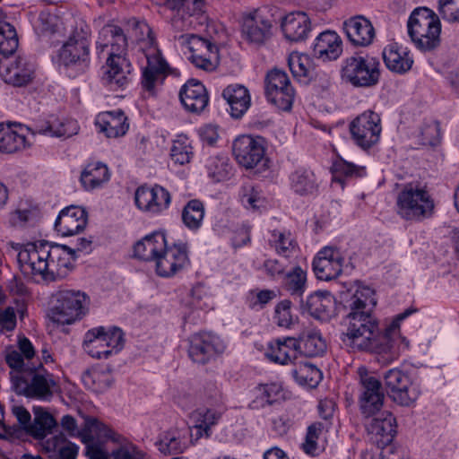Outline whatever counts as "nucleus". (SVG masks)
Returning a JSON list of instances; mask_svg holds the SVG:
<instances>
[{
    "mask_svg": "<svg viewBox=\"0 0 459 459\" xmlns=\"http://www.w3.org/2000/svg\"><path fill=\"white\" fill-rule=\"evenodd\" d=\"M377 306L375 291L359 286L345 300L349 313L345 316L346 331L343 343L354 351H366L377 356L379 363L386 365L397 359L409 348V341L400 333V323L411 314V310L397 315L382 331L374 313Z\"/></svg>",
    "mask_w": 459,
    "mask_h": 459,
    "instance_id": "nucleus-1",
    "label": "nucleus"
},
{
    "mask_svg": "<svg viewBox=\"0 0 459 459\" xmlns=\"http://www.w3.org/2000/svg\"><path fill=\"white\" fill-rule=\"evenodd\" d=\"M100 53L110 48L102 76L103 83L111 90L124 89L131 80L132 65L126 57L127 38L117 25H106L97 40Z\"/></svg>",
    "mask_w": 459,
    "mask_h": 459,
    "instance_id": "nucleus-2",
    "label": "nucleus"
},
{
    "mask_svg": "<svg viewBox=\"0 0 459 459\" xmlns=\"http://www.w3.org/2000/svg\"><path fill=\"white\" fill-rule=\"evenodd\" d=\"M12 384L17 394L44 402L50 401L60 389L56 377L41 363L12 374Z\"/></svg>",
    "mask_w": 459,
    "mask_h": 459,
    "instance_id": "nucleus-3",
    "label": "nucleus"
},
{
    "mask_svg": "<svg viewBox=\"0 0 459 459\" xmlns=\"http://www.w3.org/2000/svg\"><path fill=\"white\" fill-rule=\"evenodd\" d=\"M435 202L425 187L409 183L398 192L395 199L396 213L408 221H422L434 213Z\"/></svg>",
    "mask_w": 459,
    "mask_h": 459,
    "instance_id": "nucleus-4",
    "label": "nucleus"
},
{
    "mask_svg": "<svg viewBox=\"0 0 459 459\" xmlns=\"http://www.w3.org/2000/svg\"><path fill=\"white\" fill-rule=\"evenodd\" d=\"M408 34L421 51H431L440 44L441 23L438 16L427 7L416 8L410 15Z\"/></svg>",
    "mask_w": 459,
    "mask_h": 459,
    "instance_id": "nucleus-5",
    "label": "nucleus"
},
{
    "mask_svg": "<svg viewBox=\"0 0 459 459\" xmlns=\"http://www.w3.org/2000/svg\"><path fill=\"white\" fill-rule=\"evenodd\" d=\"M51 319L60 325H71L87 312L88 296L75 290H61L52 296Z\"/></svg>",
    "mask_w": 459,
    "mask_h": 459,
    "instance_id": "nucleus-6",
    "label": "nucleus"
},
{
    "mask_svg": "<svg viewBox=\"0 0 459 459\" xmlns=\"http://www.w3.org/2000/svg\"><path fill=\"white\" fill-rule=\"evenodd\" d=\"M380 77V62L370 56H352L343 61L342 78L355 87H372Z\"/></svg>",
    "mask_w": 459,
    "mask_h": 459,
    "instance_id": "nucleus-7",
    "label": "nucleus"
},
{
    "mask_svg": "<svg viewBox=\"0 0 459 459\" xmlns=\"http://www.w3.org/2000/svg\"><path fill=\"white\" fill-rule=\"evenodd\" d=\"M178 40L189 49L191 55L188 59L196 68L208 73L218 68L220 59L215 44L195 34L179 35Z\"/></svg>",
    "mask_w": 459,
    "mask_h": 459,
    "instance_id": "nucleus-8",
    "label": "nucleus"
},
{
    "mask_svg": "<svg viewBox=\"0 0 459 459\" xmlns=\"http://www.w3.org/2000/svg\"><path fill=\"white\" fill-rule=\"evenodd\" d=\"M87 426L91 434L94 433L98 437L110 440L118 446L112 450L111 459H149L147 454L135 444L97 419L89 418Z\"/></svg>",
    "mask_w": 459,
    "mask_h": 459,
    "instance_id": "nucleus-9",
    "label": "nucleus"
},
{
    "mask_svg": "<svg viewBox=\"0 0 459 459\" xmlns=\"http://www.w3.org/2000/svg\"><path fill=\"white\" fill-rule=\"evenodd\" d=\"M384 382L390 398L401 406H413L421 394L420 386L409 375L398 368L387 370Z\"/></svg>",
    "mask_w": 459,
    "mask_h": 459,
    "instance_id": "nucleus-10",
    "label": "nucleus"
},
{
    "mask_svg": "<svg viewBox=\"0 0 459 459\" xmlns=\"http://www.w3.org/2000/svg\"><path fill=\"white\" fill-rule=\"evenodd\" d=\"M267 100L282 111H290L295 99V90L288 74L280 69L269 71L264 80Z\"/></svg>",
    "mask_w": 459,
    "mask_h": 459,
    "instance_id": "nucleus-11",
    "label": "nucleus"
},
{
    "mask_svg": "<svg viewBox=\"0 0 459 459\" xmlns=\"http://www.w3.org/2000/svg\"><path fill=\"white\" fill-rule=\"evenodd\" d=\"M358 375L359 383V410L365 418H370L383 407L385 394L382 385L364 367L358 368Z\"/></svg>",
    "mask_w": 459,
    "mask_h": 459,
    "instance_id": "nucleus-12",
    "label": "nucleus"
},
{
    "mask_svg": "<svg viewBox=\"0 0 459 459\" xmlns=\"http://www.w3.org/2000/svg\"><path fill=\"white\" fill-rule=\"evenodd\" d=\"M350 132L355 143L363 150L377 144L382 132L380 116L367 110L355 117L350 124Z\"/></svg>",
    "mask_w": 459,
    "mask_h": 459,
    "instance_id": "nucleus-13",
    "label": "nucleus"
},
{
    "mask_svg": "<svg viewBox=\"0 0 459 459\" xmlns=\"http://www.w3.org/2000/svg\"><path fill=\"white\" fill-rule=\"evenodd\" d=\"M226 349L224 342L211 333H198L188 339V357L196 364L205 365L221 355Z\"/></svg>",
    "mask_w": 459,
    "mask_h": 459,
    "instance_id": "nucleus-14",
    "label": "nucleus"
},
{
    "mask_svg": "<svg viewBox=\"0 0 459 459\" xmlns=\"http://www.w3.org/2000/svg\"><path fill=\"white\" fill-rule=\"evenodd\" d=\"M162 250L154 260L156 273L164 278H169L189 264L186 245L178 243L169 246L167 241Z\"/></svg>",
    "mask_w": 459,
    "mask_h": 459,
    "instance_id": "nucleus-15",
    "label": "nucleus"
},
{
    "mask_svg": "<svg viewBox=\"0 0 459 459\" xmlns=\"http://www.w3.org/2000/svg\"><path fill=\"white\" fill-rule=\"evenodd\" d=\"M232 152L239 165L252 169L264 158V140L260 136L240 135L234 140Z\"/></svg>",
    "mask_w": 459,
    "mask_h": 459,
    "instance_id": "nucleus-16",
    "label": "nucleus"
},
{
    "mask_svg": "<svg viewBox=\"0 0 459 459\" xmlns=\"http://www.w3.org/2000/svg\"><path fill=\"white\" fill-rule=\"evenodd\" d=\"M50 243L39 241L30 247L22 250L18 255V260L22 270L27 273L40 275L45 281L49 272Z\"/></svg>",
    "mask_w": 459,
    "mask_h": 459,
    "instance_id": "nucleus-17",
    "label": "nucleus"
},
{
    "mask_svg": "<svg viewBox=\"0 0 459 459\" xmlns=\"http://www.w3.org/2000/svg\"><path fill=\"white\" fill-rule=\"evenodd\" d=\"M365 427L370 438L379 447L389 445L396 435V420L389 411H380L367 418Z\"/></svg>",
    "mask_w": 459,
    "mask_h": 459,
    "instance_id": "nucleus-18",
    "label": "nucleus"
},
{
    "mask_svg": "<svg viewBox=\"0 0 459 459\" xmlns=\"http://www.w3.org/2000/svg\"><path fill=\"white\" fill-rule=\"evenodd\" d=\"M343 255L333 247H325L313 261V269L317 279L331 281L336 279L342 272Z\"/></svg>",
    "mask_w": 459,
    "mask_h": 459,
    "instance_id": "nucleus-19",
    "label": "nucleus"
},
{
    "mask_svg": "<svg viewBox=\"0 0 459 459\" xmlns=\"http://www.w3.org/2000/svg\"><path fill=\"white\" fill-rule=\"evenodd\" d=\"M58 62L65 67H87L90 63L89 41L82 37H70L58 51Z\"/></svg>",
    "mask_w": 459,
    "mask_h": 459,
    "instance_id": "nucleus-20",
    "label": "nucleus"
},
{
    "mask_svg": "<svg viewBox=\"0 0 459 459\" xmlns=\"http://www.w3.org/2000/svg\"><path fill=\"white\" fill-rule=\"evenodd\" d=\"M49 272L47 281H54L65 278L73 269L76 259L75 250L59 244H51L48 251Z\"/></svg>",
    "mask_w": 459,
    "mask_h": 459,
    "instance_id": "nucleus-21",
    "label": "nucleus"
},
{
    "mask_svg": "<svg viewBox=\"0 0 459 459\" xmlns=\"http://www.w3.org/2000/svg\"><path fill=\"white\" fill-rule=\"evenodd\" d=\"M134 201L140 210L159 213L169 207L171 197L167 189L156 185L153 187H138Z\"/></svg>",
    "mask_w": 459,
    "mask_h": 459,
    "instance_id": "nucleus-22",
    "label": "nucleus"
},
{
    "mask_svg": "<svg viewBox=\"0 0 459 459\" xmlns=\"http://www.w3.org/2000/svg\"><path fill=\"white\" fill-rule=\"evenodd\" d=\"M88 221L86 210L80 206H68L63 209L56 221L55 230L62 236H73L84 230Z\"/></svg>",
    "mask_w": 459,
    "mask_h": 459,
    "instance_id": "nucleus-23",
    "label": "nucleus"
},
{
    "mask_svg": "<svg viewBox=\"0 0 459 459\" xmlns=\"http://www.w3.org/2000/svg\"><path fill=\"white\" fill-rule=\"evenodd\" d=\"M179 100L186 110L199 114L208 105L209 97L204 84L195 79L188 80L180 89Z\"/></svg>",
    "mask_w": 459,
    "mask_h": 459,
    "instance_id": "nucleus-24",
    "label": "nucleus"
},
{
    "mask_svg": "<svg viewBox=\"0 0 459 459\" xmlns=\"http://www.w3.org/2000/svg\"><path fill=\"white\" fill-rule=\"evenodd\" d=\"M343 30L349 40L356 46L367 47L373 42L375 30L369 20L358 15L343 22Z\"/></svg>",
    "mask_w": 459,
    "mask_h": 459,
    "instance_id": "nucleus-25",
    "label": "nucleus"
},
{
    "mask_svg": "<svg viewBox=\"0 0 459 459\" xmlns=\"http://www.w3.org/2000/svg\"><path fill=\"white\" fill-rule=\"evenodd\" d=\"M221 417V413L214 409L198 408L190 413L189 419L192 427L189 428L191 437L195 441L203 437L211 436V429L216 425Z\"/></svg>",
    "mask_w": 459,
    "mask_h": 459,
    "instance_id": "nucleus-26",
    "label": "nucleus"
},
{
    "mask_svg": "<svg viewBox=\"0 0 459 459\" xmlns=\"http://www.w3.org/2000/svg\"><path fill=\"white\" fill-rule=\"evenodd\" d=\"M146 59L147 65L143 69L142 85L146 91L152 92L156 82L166 74L169 65L156 47L146 54Z\"/></svg>",
    "mask_w": 459,
    "mask_h": 459,
    "instance_id": "nucleus-27",
    "label": "nucleus"
},
{
    "mask_svg": "<svg viewBox=\"0 0 459 459\" xmlns=\"http://www.w3.org/2000/svg\"><path fill=\"white\" fill-rule=\"evenodd\" d=\"M310 19L304 12H293L281 21V30L290 41H302L310 31Z\"/></svg>",
    "mask_w": 459,
    "mask_h": 459,
    "instance_id": "nucleus-28",
    "label": "nucleus"
},
{
    "mask_svg": "<svg viewBox=\"0 0 459 459\" xmlns=\"http://www.w3.org/2000/svg\"><path fill=\"white\" fill-rule=\"evenodd\" d=\"M289 186L295 195L308 196L318 191L319 183L313 170L298 168L289 175Z\"/></svg>",
    "mask_w": 459,
    "mask_h": 459,
    "instance_id": "nucleus-29",
    "label": "nucleus"
},
{
    "mask_svg": "<svg viewBox=\"0 0 459 459\" xmlns=\"http://www.w3.org/2000/svg\"><path fill=\"white\" fill-rule=\"evenodd\" d=\"M126 120L127 117L124 111L117 109L100 114L96 120V126L100 132L104 133L107 137L116 138L127 132L129 125Z\"/></svg>",
    "mask_w": 459,
    "mask_h": 459,
    "instance_id": "nucleus-30",
    "label": "nucleus"
},
{
    "mask_svg": "<svg viewBox=\"0 0 459 459\" xmlns=\"http://www.w3.org/2000/svg\"><path fill=\"white\" fill-rule=\"evenodd\" d=\"M383 59L390 71L399 74L410 71L414 62L410 52L396 43L389 44L384 48Z\"/></svg>",
    "mask_w": 459,
    "mask_h": 459,
    "instance_id": "nucleus-31",
    "label": "nucleus"
},
{
    "mask_svg": "<svg viewBox=\"0 0 459 459\" xmlns=\"http://www.w3.org/2000/svg\"><path fill=\"white\" fill-rule=\"evenodd\" d=\"M313 52L323 60H335L342 52V39L334 31L326 30L316 39Z\"/></svg>",
    "mask_w": 459,
    "mask_h": 459,
    "instance_id": "nucleus-32",
    "label": "nucleus"
},
{
    "mask_svg": "<svg viewBox=\"0 0 459 459\" xmlns=\"http://www.w3.org/2000/svg\"><path fill=\"white\" fill-rule=\"evenodd\" d=\"M333 305V297L329 292L317 291L307 298L301 304V309L316 319L326 321L331 317Z\"/></svg>",
    "mask_w": 459,
    "mask_h": 459,
    "instance_id": "nucleus-33",
    "label": "nucleus"
},
{
    "mask_svg": "<svg viewBox=\"0 0 459 459\" xmlns=\"http://www.w3.org/2000/svg\"><path fill=\"white\" fill-rule=\"evenodd\" d=\"M166 241L164 232L154 231L145 236L134 245V255L143 261L153 263L157 255L164 250L163 247Z\"/></svg>",
    "mask_w": 459,
    "mask_h": 459,
    "instance_id": "nucleus-34",
    "label": "nucleus"
},
{
    "mask_svg": "<svg viewBox=\"0 0 459 459\" xmlns=\"http://www.w3.org/2000/svg\"><path fill=\"white\" fill-rule=\"evenodd\" d=\"M222 97L230 107V115L240 118L250 107V95L248 90L240 84L227 86L222 91Z\"/></svg>",
    "mask_w": 459,
    "mask_h": 459,
    "instance_id": "nucleus-35",
    "label": "nucleus"
},
{
    "mask_svg": "<svg viewBox=\"0 0 459 459\" xmlns=\"http://www.w3.org/2000/svg\"><path fill=\"white\" fill-rule=\"evenodd\" d=\"M110 178L108 166L100 161L87 164L81 172L80 183L86 191L100 188Z\"/></svg>",
    "mask_w": 459,
    "mask_h": 459,
    "instance_id": "nucleus-36",
    "label": "nucleus"
},
{
    "mask_svg": "<svg viewBox=\"0 0 459 459\" xmlns=\"http://www.w3.org/2000/svg\"><path fill=\"white\" fill-rule=\"evenodd\" d=\"M271 28L269 21L255 13L245 18L242 33L249 42L260 45L270 37Z\"/></svg>",
    "mask_w": 459,
    "mask_h": 459,
    "instance_id": "nucleus-37",
    "label": "nucleus"
},
{
    "mask_svg": "<svg viewBox=\"0 0 459 459\" xmlns=\"http://www.w3.org/2000/svg\"><path fill=\"white\" fill-rule=\"evenodd\" d=\"M298 346L299 342L295 338L278 339L274 343L269 345L265 355L274 363L286 365L297 359Z\"/></svg>",
    "mask_w": 459,
    "mask_h": 459,
    "instance_id": "nucleus-38",
    "label": "nucleus"
},
{
    "mask_svg": "<svg viewBox=\"0 0 459 459\" xmlns=\"http://www.w3.org/2000/svg\"><path fill=\"white\" fill-rule=\"evenodd\" d=\"M0 74L7 83L22 86L32 79L33 68L28 65L23 58L19 57L11 65L2 64Z\"/></svg>",
    "mask_w": 459,
    "mask_h": 459,
    "instance_id": "nucleus-39",
    "label": "nucleus"
},
{
    "mask_svg": "<svg viewBox=\"0 0 459 459\" xmlns=\"http://www.w3.org/2000/svg\"><path fill=\"white\" fill-rule=\"evenodd\" d=\"M78 126L74 120L60 121L55 117L48 121L38 122L33 134L56 137H70L77 134Z\"/></svg>",
    "mask_w": 459,
    "mask_h": 459,
    "instance_id": "nucleus-40",
    "label": "nucleus"
},
{
    "mask_svg": "<svg viewBox=\"0 0 459 459\" xmlns=\"http://www.w3.org/2000/svg\"><path fill=\"white\" fill-rule=\"evenodd\" d=\"M297 341L299 342L298 350H300L307 357L321 356L326 351L325 341L316 329L303 331Z\"/></svg>",
    "mask_w": 459,
    "mask_h": 459,
    "instance_id": "nucleus-41",
    "label": "nucleus"
},
{
    "mask_svg": "<svg viewBox=\"0 0 459 459\" xmlns=\"http://www.w3.org/2000/svg\"><path fill=\"white\" fill-rule=\"evenodd\" d=\"M82 381L88 389L104 393L113 385L114 377L108 368H92L82 373Z\"/></svg>",
    "mask_w": 459,
    "mask_h": 459,
    "instance_id": "nucleus-42",
    "label": "nucleus"
},
{
    "mask_svg": "<svg viewBox=\"0 0 459 459\" xmlns=\"http://www.w3.org/2000/svg\"><path fill=\"white\" fill-rule=\"evenodd\" d=\"M103 326H99L89 330L85 333L83 348L84 351L92 358L108 359L111 356V351L107 350L105 339L102 336Z\"/></svg>",
    "mask_w": 459,
    "mask_h": 459,
    "instance_id": "nucleus-43",
    "label": "nucleus"
},
{
    "mask_svg": "<svg viewBox=\"0 0 459 459\" xmlns=\"http://www.w3.org/2000/svg\"><path fill=\"white\" fill-rule=\"evenodd\" d=\"M291 375L299 385L311 388L317 386L322 379V372L319 368L307 361L295 364Z\"/></svg>",
    "mask_w": 459,
    "mask_h": 459,
    "instance_id": "nucleus-44",
    "label": "nucleus"
},
{
    "mask_svg": "<svg viewBox=\"0 0 459 459\" xmlns=\"http://www.w3.org/2000/svg\"><path fill=\"white\" fill-rule=\"evenodd\" d=\"M282 286L291 296L301 297L307 289V272L295 265L282 278Z\"/></svg>",
    "mask_w": 459,
    "mask_h": 459,
    "instance_id": "nucleus-45",
    "label": "nucleus"
},
{
    "mask_svg": "<svg viewBox=\"0 0 459 459\" xmlns=\"http://www.w3.org/2000/svg\"><path fill=\"white\" fill-rule=\"evenodd\" d=\"M156 445L159 451L164 455L181 454L188 446L186 438L177 430L165 432Z\"/></svg>",
    "mask_w": 459,
    "mask_h": 459,
    "instance_id": "nucleus-46",
    "label": "nucleus"
},
{
    "mask_svg": "<svg viewBox=\"0 0 459 459\" xmlns=\"http://www.w3.org/2000/svg\"><path fill=\"white\" fill-rule=\"evenodd\" d=\"M209 178L215 182H221L230 178L232 167L229 158L224 154L210 156L205 163Z\"/></svg>",
    "mask_w": 459,
    "mask_h": 459,
    "instance_id": "nucleus-47",
    "label": "nucleus"
},
{
    "mask_svg": "<svg viewBox=\"0 0 459 459\" xmlns=\"http://www.w3.org/2000/svg\"><path fill=\"white\" fill-rule=\"evenodd\" d=\"M26 145V137L8 126L0 125V152L13 153L23 149Z\"/></svg>",
    "mask_w": 459,
    "mask_h": 459,
    "instance_id": "nucleus-48",
    "label": "nucleus"
},
{
    "mask_svg": "<svg viewBox=\"0 0 459 459\" xmlns=\"http://www.w3.org/2000/svg\"><path fill=\"white\" fill-rule=\"evenodd\" d=\"M328 428V424L319 421L314 422L307 427L305 440L301 445L305 454L311 456L319 455L321 447L319 446L318 440L323 432L325 430L327 431Z\"/></svg>",
    "mask_w": 459,
    "mask_h": 459,
    "instance_id": "nucleus-49",
    "label": "nucleus"
},
{
    "mask_svg": "<svg viewBox=\"0 0 459 459\" xmlns=\"http://www.w3.org/2000/svg\"><path fill=\"white\" fill-rule=\"evenodd\" d=\"M204 217V204L197 199L190 200L182 211L183 223L191 230H197L201 228Z\"/></svg>",
    "mask_w": 459,
    "mask_h": 459,
    "instance_id": "nucleus-50",
    "label": "nucleus"
},
{
    "mask_svg": "<svg viewBox=\"0 0 459 459\" xmlns=\"http://www.w3.org/2000/svg\"><path fill=\"white\" fill-rule=\"evenodd\" d=\"M34 420L29 427V432L37 438L45 437L56 425L54 417L42 408H34Z\"/></svg>",
    "mask_w": 459,
    "mask_h": 459,
    "instance_id": "nucleus-51",
    "label": "nucleus"
},
{
    "mask_svg": "<svg viewBox=\"0 0 459 459\" xmlns=\"http://www.w3.org/2000/svg\"><path fill=\"white\" fill-rule=\"evenodd\" d=\"M288 64L292 75L300 82L307 83L312 76L311 64L307 55L292 53Z\"/></svg>",
    "mask_w": 459,
    "mask_h": 459,
    "instance_id": "nucleus-52",
    "label": "nucleus"
},
{
    "mask_svg": "<svg viewBox=\"0 0 459 459\" xmlns=\"http://www.w3.org/2000/svg\"><path fill=\"white\" fill-rule=\"evenodd\" d=\"M282 388L279 384L260 385L255 388L256 397L252 403L253 408L271 405L281 396Z\"/></svg>",
    "mask_w": 459,
    "mask_h": 459,
    "instance_id": "nucleus-53",
    "label": "nucleus"
},
{
    "mask_svg": "<svg viewBox=\"0 0 459 459\" xmlns=\"http://www.w3.org/2000/svg\"><path fill=\"white\" fill-rule=\"evenodd\" d=\"M269 245L274 248L277 255L287 260H290L295 252V244L290 233L272 231Z\"/></svg>",
    "mask_w": 459,
    "mask_h": 459,
    "instance_id": "nucleus-54",
    "label": "nucleus"
},
{
    "mask_svg": "<svg viewBox=\"0 0 459 459\" xmlns=\"http://www.w3.org/2000/svg\"><path fill=\"white\" fill-rule=\"evenodd\" d=\"M274 323L283 328H291L298 322V316L293 315L291 302L288 299L279 302L274 308Z\"/></svg>",
    "mask_w": 459,
    "mask_h": 459,
    "instance_id": "nucleus-55",
    "label": "nucleus"
},
{
    "mask_svg": "<svg viewBox=\"0 0 459 459\" xmlns=\"http://www.w3.org/2000/svg\"><path fill=\"white\" fill-rule=\"evenodd\" d=\"M366 175V169L362 166H357L351 162L341 160L334 164L333 181L343 185L344 179L348 178H361Z\"/></svg>",
    "mask_w": 459,
    "mask_h": 459,
    "instance_id": "nucleus-56",
    "label": "nucleus"
},
{
    "mask_svg": "<svg viewBox=\"0 0 459 459\" xmlns=\"http://www.w3.org/2000/svg\"><path fill=\"white\" fill-rule=\"evenodd\" d=\"M128 26L132 30V37L135 39V40L139 42H145L148 46H154L155 39L153 36V32L149 26L143 21H138L135 18H132L128 22Z\"/></svg>",
    "mask_w": 459,
    "mask_h": 459,
    "instance_id": "nucleus-57",
    "label": "nucleus"
},
{
    "mask_svg": "<svg viewBox=\"0 0 459 459\" xmlns=\"http://www.w3.org/2000/svg\"><path fill=\"white\" fill-rule=\"evenodd\" d=\"M419 141L422 145H437L440 142L439 124L435 120L424 122L420 128Z\"/></svg>",
    "mask_w": 459,
    "mask_h": 459,
    "instance_id": "nucleus-58",
    "label": "nucleus"
},
{
    "mask_svg": "<svg viewBox=\"0 0 459 459\" xmlns=\"http://www.w3.org/2000/svg\"><path fill=\"white\" fill-rule=\"evenodd\" d=\"M39 22L38 30L42 36L61 35L63 33V23L56 15L41 13Z\"/></svg>",
    "mask_w": 459,
    "mask_h": 459,
    "instance_id": "nucleus-59",
    "label": "nucleus"
},
{
    "mask_svg": "<svg viewBox=\"0 0 459 459\" xmlns=\"http://www.w3.org/2000/svg\"><path fill=\"white\" fill-rule=\"evenodd\" d=\"M82 441L86 444L85 455L89 459H109L108 453L100 446L92 444L95 437L99 438L94 433L91 434L88 429L87 422L85 429L81 434Z\"/></svg>",
    "mask_w": 459,
    "mask_h": 459,
    "instance_id": "nucleus-60",
    "label": "nucleus"
},
{
    "mask_svg": "<svg viewBox=\"0 0 459 459\" xmlns=\"http://www.w3.org/2000/svg\"><path fill=\"white\" fill-rule=\"evenodd\" d=\"M171 159L180 165L188 163L193 156L192 147L187 139H178L173 142L170 150Z\"/></svg>",
    "mask_w": 459,
    "mask_h": 459,
    "instance_id": "nucleus-61",
    "label": "nucleus"
},
{
    "mask_svg": "<svg viewBox=\"0 0 459 459\" xmlns=\"http://www.w3.org/2000/svg\"><path fill=\"white\" fill-rule=\"evenodd\" d=\"M2 32H9V40L0 45V60L13 55L18 48V38L14 27L6 22H0Z\"/></svg>",
    "mask_w": 459,
    "mask_h": 459,
    "instance_id": "nucleus-62",
    "label": "nucleus"
},
{
    "mask_svg": "<svg viewBox=\"0 0 459 459\" xmlns=\"http://www.w3.org/2000/svg\"><path fill=\"white\" fill-rule=\"evenodd\" d=\"M102 336L105 339V345L107 350H109L112 354H117L124 346V334L120 328L112 327L106 330L103 327Z\"/></svg>",
    "mask_w": 459,
    "mask_h": 459,
    "instance_id": "nucleus-63",
    "label": "nucleus"
},
{
    "mask_svg": "<svg viewBox=\"0 0 459 459\" xmlns=\"http://www.w3.org/2000/svg\"><path fill=\"white\" fill-rule=\"evenodd\" d=\"M437 11L444 21L459 22V0H438Z\"/></svg>",
    "mask_w": 459,
    "mask_h": 459,
    "instance_id": "nucleus-64",
    "label": "nucleus"
}]
</instances>
